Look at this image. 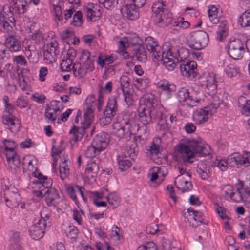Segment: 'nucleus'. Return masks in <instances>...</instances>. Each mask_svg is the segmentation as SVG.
I'll return each instance as SVG.
<instances>
[{"label": "nucleus", "instance_id": "nucleus-58", "mask_svg": "<svg viewBox=\"0 0 250 250\" xmlns=\"http://www.w3.org/2000/svg\"><path fill=\"white\" fill-rule=\"evenodd\" d=\"M13 61L18 65L25 66L27 64V61L23 55H17L13 57Z\"/></svg>", "mask_w": 250, "mask_h": 250}, {"label": "nucleus", "instance_id": "nucleus-9", "mask_svg": "<svg viewBox=\"0 0 250 250\" xmlns=\"http://www.w3.org/2000/svg\"><path fill=\"white\" fill-rule=\"evenodd\" d=\"M40 216L41 219L29 229L30 236L35 240H39L43 236L45 228L50 225L51 221L47 209H43L41 211Z\"/></svg>", "mask_w": 250, "mask_h": 250}, {"label": "nucleus", "instance_id": "nucleus-7", "mask_svg": "<svg viewBox=\"0 0 250 250\" xmlns=\"http://www.w3.org/2000/svg\"><path fill=\"white\" fill-rule=\"evenodd\" d=\"M152 11L155 14L156 23L161 27L171 24L173 21L172 13L166 7L163 0H159L152 6Z\"/></svg>", "mask_w": 250, "mask_h": 250}, {"label": "nucleus", "instance_id": "nucleus-62", "mask_svg": "<svg viewBox=\"0 0 250 250\" xmlns=\"http://www.w3.org/2000/svg\"><path fill=\"white\" fill-rule=\"evenodd\" d=\"M43 56L44 60H46L48 63H53L56 61V56L51 54L48 51L44 50Z\"/></svg>", "mask_w": 250, "mask_h": 250}, {"label": "nucleus", "instance_id": "nucleus-34", "mask_svg": "<svg viewBox=\"0 0 250 250\" xmlns=\"http://www.w3.org/2000/svg\"><path fill=\"white\" fill-rule=\"evenodd\" d=\"M197 172L201 179L203 180H207L209 177V167L203 162H200L198 164L197 168Z\"/></svg>", "mask_w": 250, "mask_h": 250}, {"label": "nucleus", "instance_id": "nucleus-47", "mask_svg": "<svg viewBox=\"0 0 250 250\" xmlns=\"http://www.w3.org/2000/svg\"><path fill=\"white\" fill-rule=\"evenodd\" d=\"M165 174L162 172V168L159 167H155L153 168V172L150 178V180L152 182H156V180L160 177H164Z\"/></svg>", "mask_w": 250, "mask_h": 250}, {"label": "nucleus", "instance_id": "nucleus-59", "mask_svg": "<svg viewBox=\"0 0 250 250\" xmlns=\"http://www.w3.org/2000/svg\"><path fill=\"white\" fill-rule=\"evenodd\" d=\"M17 120L15 117H8L7 116H3L2 117V123L11 128H9L10 130H11V126L15 125V120Z\"/></svg>", "mask_w": 250, "mask_h": 250}, {"label": "nucleus", "instance_id": "nucleus-44", "mask_svg": "<svg viewBox=\"0 0 250 250\" xmlns=\"http://www.w3.org/2000/svg\"><path fill=\"white\" fill-rule=\"evenodd\" d=\"M118 0H98L100 3L108 10H112L116 7L118 4Z\"/></svg>", "mask_w": 250, "mask_h": 250}, {"label": "nucleus", "instance_id": "nucleus-5", "mask_svg": "<svg viewBox=\"0 0 250 250\" xmlns=\"http://www.w3.org/2000/svg\"><path fill=\"white\" fill-rule=\"evenodd\" d=\"M125 118H121L119 116L116 122L113 124V133L119 139L126 137L131 139L132 135L137 133L138 131L141 130L133 121H130L127 116Z\"/></svg>", "mask_w": 250, "mask_h": 250}, {"label": "nucleus", "instance_id": "nucleus-37", "mask_svg": "<svg viewBox=\"0 0 250 250\" xmlns=\"http://www.w3.org/2000/svg\"><path fill=\"white\" fill-rule=\"evenodd\" d=\"M242 155L238 153H235L232 154L228 158V163L231 167H239L241 166V161Z\"/></svg>", "mask_w": 250, "mask_h": 250}, {"label": "nucleus", "instance_id": "nucleus-27", "mask_svg": "<svg viewBox=\"0 0 250 250\" xmlns=\"http://www.w3.org/2000/svg\"><path fill=\"white\" fill-rule=\"evenodd\" d=\"M11 8V5L5 4L3 6L0 4V21H3V19H5L9 21L11 23H15L16 20Z\"/></svg>", "mask_w": 250, "mask_h": 250}, {"label": "nucleus", "instance_id": "nucleus-52", "mask_svg": "<svg viewBox=\"0 0 250 250\" xmlns=\"http://www.w3.org/2000/svg\"><path fill=\"white\" fill-rule=\"evenodd\" d=\"M214 166L218 167L221 171H226L229 164L228 160H218L216 159L214 162Z\"/></svg>", "mask_w": 250, "mask_h": 250}, {"label": "nucleus", "instance_id": "nucleus-13", "mask_svg": "<svg viewBox=\"0 0 250 250\" xmlns=\"http://www.w3.org/2000/svg\"><path fill=\"white\" fill-rule=\"evenodd\" d=\"M219 103H212L194 112L193 120L197 124H201L208 121L209 117L216 112Z\"/></svg>", "mask_w": 250, "mask_h": 250}, {"label": "nucleus", "instance_id": "nucleus-11", "mask_svg": "<svg viewBox=\"0 0 250 250\" xmlns=\"http://www.w3.org/2000/svg\"><path fill=\"white\" fill-rule=\"evenodd\" d=\"M249 40L244 41L235 38H230L227 43L228 53L229 56L234 60L242 58L245 49L248 50L247 43Z\"/></svg>", "mask_w": 250, "mask_h": 250}, {"label": "nucleus", "instance_id": "nucleus-36", "mask_svg": "<svg viewBox=\"0 0 250 250\" xmlns=\"http://www.w3.org/2000/svg\"><path fill=\"white\" fill-rule=\"evenodd\" d=\"M138 152V148L136 142L133 141H130L127 144L125 156L127 155L129 157L133 159Z\"/></svg>", "mask_w": 250, "mask_h": 250}, {"label": "nucleus", "instance_id": "nucleus-57", "mask_svg": "<svg viewBox=\"0 0 250 250\" xmlns=\"http://www.w3.org/2000/svg\"><path fill=\"white\" fill-rule=\"evenodd\" d=\"M78 233L77 228L75 226H69L67 235L68 238L74 241L76 239Z\"/></svg>", "mask_w": 250, "mask_h": 250}, {"label": "nucleus", "instance_id": "nucleus-54", "mask_svg": "<svg viewBox=\"0 0 250 250\" xmlns=\"http://www.w3.org/2000/svg\"><path fill=\"white\" fill-rule=\"evenodd\" d=\"M127 42L129 45L130 44L134 46V47L138 45L142 44V40L139 37V36L136 34H134L129 37L127 39Z\"/></svg>", "mask_w": 250, "mask_h": 250}, {"label": "nucleus", "instance_id": "nucleus-28", "mask_svg": "<svg viewBox=\"0 0 250 250\" xmlns=\"http://www.w3.org/2000/svg\"><path fill=\"white\" fill-rule=\"evenodd\" d=\"M5 45L12 52H18L21 49L20 42L13 35H9L6 38Z\"/></svg>", "mask_w": 250, "mask_h": 250}, {"label": "nucleus", "instance_id": "nucleus-30", "mask_svg": "<svg viewBox=\"0 0 250 250\" xmlns=\"http://www.w3.org/2000/svg\"><path fill=\"white\" fill-rule=\"evenodd\" d=\"M75 55H73L70 52H68L65 58L63 59L60 64V67L62 71L69 72L72 69L74 71V66L76 64L72 62Z\"/></svg>", "mask_w": 250, "mask_h": 250}, {"label": "nucleus", "instance_id": "nucleus-25", "mask_svg": "<svg viewBox=\"0 0 250 250\" xmlns=\"http://www.w3.org/2000/svg\"><path fill=\"white\" fill-rule=\"evenodd\" d=\"M170 52V57H174L175 60H176V62L178 64H180L181 62L187 61L189 60H187L188 56V50L183 48H180L178 49H176L174 48H170L168 50Z\"/></svg>", "mask_w": 250, "mask_h": 250}, {"label": "nucleus", "instance_id": "nucleus-3", "mask_svg": "<svg viewBox=\"0 0 250 250\" xmlns=\"http://www.w3.org/2000/svg\"><path fill=\"white\" fill-rule=\"evenodd\" d=\"M146 108L139 113V120L143 125H146L154 121H162L164 115L162 108L158 106V102L154 95L151 93L144 94L140 99Z\"/></svg>", "mask_w": 250, "mask_h": 250}, {"label": "nucleus", "instance_id": "nucleus-1", "mask_svg": "<svg viewBox=\"0 0 250 250\" xmlns=\"http://www.w3.org/2000/svg\"><path fill=\"white\" fill-rule=\"evenodd\" d=\"M176 151L185 163H193L196 154L202 157L208 156L210 153L209 146L200 138L197 140H182L177 146Z\"/></svg>", "mask_w": 250, "mask_h": 250}, {"label": "nucleus", "instance_id": "nucleus-4", "mask_svg": "<svg viewBox=\"0 0 250 250\" xmlns=\"http://www.w3.org/2000/svg\"><path fill=\"white\" fill-rule=\"evenodd\" d=\"M147 49L152 57L158 62H162L164 66L169 71L173 70L177 63L174 57H170L167 50L166 53L159 45L154 38L151 36L146 39Z\"/></svg>", "mask_w": 250, "mask_h": 250}, {"label": "nucleus", "instance_id": "nucleus-60", "mask_svg": "<svg viewBox=\"0 0 250 250\" xmlns=\"http://www.w3.org/2000/svg\"><path fill=\"white\" fill-rule=\"evenodd\" d=\"M83 214V210H74L73 212V217L79 225L82 224V217Z\"/></svg>", "mask_w": 250, "mask_h": 250}, {"label": "nucleus", "instance_id": "nucleus-17", "mask_svg": "<svg viewBox=\"0 0 250 250\" xmlns=\"http://www.w3.org/2000/svg\"><path fill=\"white\" fill-rule=\"evenodd\" d=\"M83 9L88 21H95L102 16L103 8L98 4L88 3L84 6Z\"/></svg>", "mask_w": 250, "mask_h": 250}, {"label": "nucleus", "instance_id": "nucleus-35", "mask_svg": "<svg viewBox=\"0 0 250 250\" xmlns=\"http://www.w3.org/2000/svg\"><path fill=\"white\" fill-rule=\"evenodd\" d=\"M20 233L15 232L10 239V248L11 250H21V247L20 241Z\"/></svg>", "mask_w": 250, "mask_h": 250}, {"label": "nucleus", "instance_id": "nucleus-46", "mask_svg": "<svg viewBox=\"0 0 250 250\" xmlns=\"http://www.w3.org/2000/svg\"><path fill=\"white\" fill-rule=\"evenodd\" d=\"M101 151L97 149L95 146L92 145L91 144V146H88L85 152V155L87 158H91L95 157Z\"/></svg>", "mask_w": 250, "mask_h": 250}, {"label": "nucleus", "instance_id": "nucleus-53", "mask_svg": "<svg viewBox=\"0 0 250 250\" xmlns=\"http://www.w3.org/2000/svg\"><path fill=\"white\" fill-rule=\"evenodd\" d=\"M225 71L229 77L232 78L236 75L238 73V69L233 64H230L227 66Z\"/></svg>", "mask_w": 250, "mask_h": 250}, {"label": "nucleus", "instance_id": "nucleus-45", "mask_svg": "<svg viewBox=\"0 0 250 250\" xmlns=\"http://www.w3.org/2000/svg\"><path fill=\"white\" fill-rule=\"evenodd\" d=\"M65 188L68 194L70 197V198L74 201L76 205H78L79 202L76 194V193L77 192L76 186L75 187H73L70 185H67L65 186Z\"/></svg>", "mask_w": 250, "mask_h": 250}, {"label": "nucleus", "instance_id": "nucleus-2", "mask_svg": "<svg viewBox=\"0 0 250 250\" xmlns=\"http://www.w3.org/2000/svg\"><path fill=\"white\" fill-rule=\"evenodd\" d=\"M34 175L37 179L33 181L32 188L34 195L39 198L45 197L48 206L56 205L60 197L57 190L51 188L52 179L41 173H35Z\"/></svg>", "mask_w": 250, "mask_h": 250}, {"label": "nucleus", "instance_id": "nucleus-38", "mask_svg": "<svg viewBox=\"0 0 250 250\" xmlns=\"http://www.w3.org/2000/svg\"><path fill=\"white\" fill-rule=\"evenodd\" d=\"M117 163L119 169L122 171H125L129 168L131 166V163L127 158L126 156H120L117 158Z\"/></svg>", "mask_w": 250, "mask_h": 250}, {"label": "nucleus", "instance_id": "nucleus-43", "mask_svg": "<svg viewBox=\"0 0 250 250\" xmlns=\"http://www.w3.org/2000/svg\"><path fill=\"white\" fill-rule=\"evenodd\" d=\"M58 45L57 42L55 40H53L46 45L44 50L48 51L51 54L55 55V56H56L59 52Z\"/></svg>", "mask_w": 250, "mask_h": 250}, {"label": "nucleus", "instance_id": "nucleus-56", "mask_svg": "<svg viewBox=\"0 0 250 250\" xmlns=\"http://www.w3.org/2000/svg\"><path fill=\"white\" fill-rule=\"evenodd\" d=\"M136 250H157V249L154 243L149 242L138 247Z\"/></svg>", "mask_w": 250, "mask_h": 250}, {"label": "nucleus", "instance_id": "nucleus-10", "mask_svg": "<svg viewBox=\"0 0 250 250\" xmlns=\"http://www.w3.org/2000/svg\"><path fill=\"white\" fill-rule=\"evenodd\" d=\"M200 92L194 88H182L177 93V98L182 104L190 107L196 105L200 99Z\"/></svg>", "mask_w": 250, "mask_h": 250}, {"label": "nucleus", "instance_id": "nucleus-63", "mask_svg": "<svg viewBox=\"0 0 250 250\" xmlns=\"http://www.w3.org/2000/svg\"><path fill=\"white\" fill-rule=\"evenodd\" d=\"M158 226L155 223L148 225L146 228V231L150 234H155L158 231Z\"/></svg>", "mask_w": 250, "mask_h": 250}, {"label": "nucleus", "instance_id": "nucleus-24", "mask_svg": "<svg viewBox=\"0 0 250 250\" xmlns=\"http://www.w3.org/2000/svg\"><path fill=\"white\" fill-rule=\"evenodd\" d=\"M96 98L93 95H89L85 100V103L83 105L84 115L83 117L93 119L94 111L95 108V103Z\"/></svg>", "mask_w": 250, "mask_h": 250}, {"label": "nucleus", "instance_id": "nucleus-50", "mask_svg": "<svg viewBox=\"0 0 250 250\" xmlns=\"http://www.w3.org/2000/svg\"><path fill=\"white\" fill-rule=\"evenodd\" d=\"M189 215L190 216V220L192 219L195 222H196V224H194L193 223H192L193 227H196V226H198V223H200V224L204 223L201 213L199 211H193V216H192L191 214Z\"/></svg>", "mask_w": 250, "mask_h": 250}, {"label": "nucleus", "instance_id": "nucleus-40", "mask_svg": "<svg viewBox=\"0 0 250 250\" xmlns=\"http://www.w3.org/2000/svg\"><path fill=\"white\" fill-rule=\"evenodd\" d=\"M238 22L242 27L250 26V9L242 14L238 19Z\"/></svg>", "mask_w": 250, "mask_h": 250}, {"label": "nucleus", "instance_id": "nucleus-16", "mask_svg": "<svg viewBox=\"0 0 250 250\" xmlns=\"http://www.w3.org/2000/svg\"><path fill=\"white\" fill-rule=\"evenodd\" d=\"M84 122L81 123L80 126L74 125L73 127L70 130V133L73 135V139L75 141L81 140L83 135L88 132V127L90 125L93 119L83 117Z\"/></svg>", "mask_w": 250, "mask_h": 250}, {"label": "nucleus", "instance_id": "nucleus-42", "mask_svg": "<svg viewBox=\"0 0 250 250\" xmlns=\"http://www.w3.org/2000/svg\"><path fill=\"white\" fill-rule=\"evenodd\" d=\"M158 87L168 93L175 90V85L173 84H170L166 80H163L159 83Z\"/></svg>", "mask_w": 250, "mask_h": 250}, {"label": "nucleus", "instance_id": "nucleus-31", "mask_svg": "<svg viewBox=\"0 0 250 250\" xmlns=\"http://www.w3.org/2000/svg\"><path fill=\"white\" fill-rule=\"evenodd\" d=\"M133 54L136 60L141 62L144 63L147 60L146 52L143 44L134 46L133 49Z\"/></svg>", "mask_w": 250, "mask_h": 250}, {"label": "nucleus", "instance_id": "nucleus-20", "mask_svg": "<svg viewBox=\"0 0 250 250\" xmlns=\"http://www.w3.org/2000/svg\"><path fill=\"white\" fill-rule=\"evenodd\" d=\"M109 142L108 134L105 132H102L98 134L93 139L92 145L95 146L100 151L105 149Z\"/></svg>", "mask_w": 250, "mask_h": 250}, {"label": "nucleus", "instance_id": "nucleus-51", "mask_svg": "<svg viewBox=\"0 0 250 250\" xmlns=\"http://www.w3.org/2000/svg\"><path fill=\"white\" fill-rule=\"evenodd\" d=\"M83 13L81 11L77 12L73 17V24L76 26H80L83 23Z\"/></svg>", "mask_w": 250, "mask_h": 250}, {"label": "nucleus", "instance_id": "nucleus-15", "mask_svg": "<svg viewBox=\"0 0 250 250\" xmlns=\"http://www.w3.org/2000/svg\"><path fill=\"white\" fill-rule=\"evenodd\" d=\"M68 2L63 1H59L56 4H52V9L55 14V20L56 21L62 22L63 21L62 11H64V19L65 21L71 18L73 14V8L64 9L65 4L67 5Z\"/></svg>", "mask_w": 250, "mask_h": 250}, {"label": "nucleus", "instance_id": "nucleus-19", "mask_svg": "<svg viewBox=\"0 0 250 250\" xmlns=\"http://www.w3.org/2000/svg\"><path fill=\"white\" fill-rule=\"evenodd\" d=\"M179 65L183 76L187 77L196 76L197 64L195 61L188 60L181 62Z\"/></svg>", "mask_w": 250, "mask_h": 250}, {"label": "nucleus", "instance_id": "nucleus-6", "mask_svg": "<svg viewBox=\"0 0 250 250\" xmlns=\"http://www.w3.org/2000/svg\"><path fill=\"white\" fill-rule=\"evenodd\" d=\"M94 58L87 50H84L80 53L79 58L80 62L74 66V75L75 77L82 78L87 73L94 69Z\"/></svg>", "mask_w": 250, "mask_h": 250}, {"label": "nucleus", "instance_id": "nucleus-29", "mask_svg": "<svg viewBox=\"0 0 250 250\" xmlns=\"http://www.w3.org/2000/svg\"><path fill=\"white\" fill-rule=\"evenodd\" d=\"M71 165L70 161L67 157L61 158V162L60 164V176L62 180L65 179L69 174V167Z\"/></svg>", "mask_w": 250, "mask_h": 250}, {"label": "nucleus", "instance_id": "nucleus-23", "mask_svg": "<svg viewBox=\"0 0 250 250\" xmlns=\"http://www.w3.org/2000/svg\"><path fill=\"white\" fill-rule=\"evenodd\" d=\"M120 83L124 100L127 105H131L132 104V95L129 88L130 86L129 78L126 76H123L121 78Z\"/></svg>", "mask_w": 250, "mask_h": 250}, {"label": "nucleus", "instance_id": "nucleus-48", "mask_svg": "<svg viewBox=\"0 0 250 250\" xmlns=\"http://www.w3.org/2000/svg\"><path fill=\"white\" fill-rule=\"evenodd\" d=\"M227 27L226 26L225 24H222V25H220L217 32L216 39L220 41L223 40L227 35Z\"/></svg>", "mask_w": 250, "mask_h": 250}, {"label": "nucleus", "instance_id": "nucleus-61", "mask_svg": "<svg viewBox=\"0 0 250 250\" xmlns=\"http://www.w3.org/2000/svg\"><path fill=\"white\" fill-rule=\"evenodd\" d=\"M6 20L3 19V21H0V24L2 26L5 32L8 33L9 35H12L13 27Z\"/></svg>", "mask_w": 250, "mask_h": 250}, {"label": "nucleus", "instance_id": "nucleus-26", "mask_svg": "<svg viewBox=\"0 0 250 250\" xmlns=\"http://www.w3.org/2000/svg\"><path fill=\"white\" fill-rule=\"evenodd\" d=\"M8 1L13 11L18 14L24 13L29 7L28 0H9Z\"/></svg>", "mask_w": 250, "mask_h": 250}, {"label": "nucleus", "instance_id": "nucleus-32", "mask_svg": "<svg viewBox=\"0 0 250 250\" xmlns=\"http://www.w3.org/2000/svg\"><path fill=\"white\" fill-rule=\"evenodd\" d=\"M87 194L89 197H95L93 200V204L97 207H106L107 206V203L104 201H99V199H102L104 196V193L103 192H93L88 191Z\"/></svg>", "mask_w": 250, "mask_h": 250}, {"label": "nucleus", "instance_id": "nucleus-12", "mask_svg": "<svg viewBox=\"0 0 250 250\" xmlns=\"http://www.w3.org/2000/svg\"><path fill=\"white\" fill-rule=\"evenodd\" d=\"M188 44L192 49L201 50L205 47L208 42V35L205 31H197L191 33L188 37Z\"/></svg>", "mask_w": 250, "mask_h": 250}, {"label": "nucleus", "instance_id": "nucleus-21", "mask_svg": "<svg viewBox=\"0 0 250 250\" xmlns=\"http://www.w3.org/2000/svg\"><path fill=\"white\" fill-rule=\"evenodd\" d=\"M139 8L132 4H126L121 9L123 16L130 20H136L140 17Z\"/></svg>", "mask_w": 250, "mask_h": 250}, {"label": "nucleus", "instance_id": "nucleus-8", "mask_svg": "<svg viewBox=\"0 0 250 250\" xmlns=\"http://www.w3.org/2000/svg\"><path fill=\"white\" fill-rule=\"evenodd\" d=\"M3 144L8 167L12 173L16 174L21 163L19 157L15 151L17 145L14 141L7 139L3 141Z\"/></svg>", "mask_w": 250, "mask_h": 250}, {"label": "nucleus", "instance_id": "nucleus-39", "mask_svg": "<svg viewBox=\"0 0 250 250\" xmlns=\"http://www.w3.org/2000/svg\"><path fill=\"white\" fill-rule=\"evenodd\" d=\"M106 199L109 204L115 208L120 204L121 199L119 196L116 193H111L106 196Z\"/></svg>", "mask_w": 250, "mask_h": 250}, {"label": "nucleus", "instance_id": "nucleus-55", "mask_svg": "<svg viewBox=\"0 0 250 250\" xmlns=\"http://www.w3.org/2000/svg\"><path fill=\"white\" fill-rule=\"evenodd\" d=\"M240 191V189H237L235 192L233 191L230 198L236 202H240L242 201H245V197L242 196Z\"/></svg>", "mask_w": 250, "mask_h": 250}, {"label": "nucleus", "instance_id": "nucleus-41", "mask_svg": "<svg viewBox=\"0 0 250 250\" xmlns=\"http://www.w3.org/2000/svg\"><path fill=\"white\" fill-rule=\"evenodd\" d=\"M99 170V165L95 162L91 161L88 163L85 172L87 174H93V175H91V176L94 177L97 174Z\"/></svg>", "mask_w": 250, "mask_h": 250}, {"label": "nucleus", "instance_id": "nucleus-22", "mask_svg": "<svg viewBox=\"0 0 250 250\" xmlns=\"http://www.w3.org/2000/svg\"><path fill=\"white\" fill-rule=\"evenodd\" d=\"M4 197L6 206L10 208L18 206L20 201V196L18 193L9 189L4 191Z\"/></svg>", "mask_w": 250, "mask_h": 250}, {"label": "nucleus", "instance_id": "nucleus-49", "mask_svg": "<svg viewBox=\"0 0 250 250\" xmlns=\"http://www.w3.org/2000/svg\"><path fill=\"white\" fill-rule=\"evenodd\" d=\"M135 87L141 91H144L147 86L148 81L146 79L138 78L135 80Z\"/></svg>", "mask_w": 250, "mask_h": 250}, {"label": "nucleus", "instance_id": "nucleus-64", "mask_svg": "<svg viewBox=\"0 0 250 250\" xmlns=\"http://www.w3.org/2000/svg\"><path fill=\"white\" fill-rule=\"evenodd\" d=\"M27 105V101L23 96L18 97L16 101V105L20 108L25 107Z\"/></svg>", "mask_w": 250, "mask_h": 250}, {"label": "nucleus", "instance_id": "nucleus-33", "mask_svg": "<svg viewBox=\"0 0 250 250\" xmlns=\"http://www.w3.org/2000/svg\"><path fill=\"white\" fill-rule=\"evenodd\" d=\"M128 46L127 38H123L119 42L118 52L124 59L129 58V53L126 51Z\"/></svg>", "mask_w": 250, "mask_h": 250}, {"label": "nucleus", "instance_id": "nucleus-14", "mask_svg": "<svg viewBox=\"0 0 250 250\" xmlns=\"http://www.w3.org/2000/svg\"><path fill=\"white\" fill-rule=\"evenodd\" d=\"M118 110L117 99L115 96H111L107 102L104 115L100 120V123L102 126L110 124Z\"/></svg>", "mask_w": 250, "mask_h": 250}, {"label": "nucleus", "instance_id": "nucleus-18", "mask_svg": "<svg viewBox=\"0 0 250 250\" xmlns=\"http://www.w3.org/2000/svg\"><path fill=\"white\" fill-rule=\"evenodd\" d=\"M200 82L201 86L208 94L212 95L216 92L217 82L216 81L215 75L213 73H208L202 78Z\"/></svg>", "mask_w": 250, "mask_h": 250}]
</instances>
